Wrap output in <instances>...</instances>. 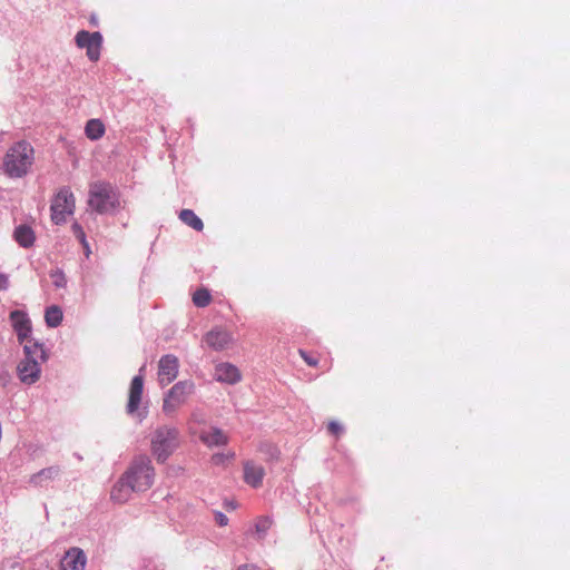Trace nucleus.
<instances>
[{
  "label": "nucleus",
  "mask_w": 570,
  "mask_h": 570,
  "mask_svg": "<svg viewBox=\"0 0 570 570\" xmlns=\"http://www.w3.org/2000/svg\"><path fill=\"white\" fill-rule=\"evenodd\" d=\"M215 380L222 383L235 384L240 381L238 368L230 363H220L215 366Z\"/></svg>",
  "instance_id": "obj_14"
},
{
  "label": "nucleus",
  "mask_w": 570,
  "mask_h": 570,
  "mask_svg": "<svg viewBox=\"0 0 570 570\" xmlns=\"http://www.w3.org/2000/svg\"><path fill=\"white\" fill-rule=\"evenodd\" d=\"M272 525V520L268 517H261L255 523V531L258 539H263Z\"/></svg>",
  "instance_id": "obj_24"
},
{
  "label": "nucleus",
  "mask_w": 570,
  "mask_h": 570,
  "mask_svg": "<svg viewBox=\"0 0 570 570\" xmlns=\"http://www.w3.org/2000/svg\"><path fill=\"white\" fill-rule=\"evenodd\" d=\"M205 343L215 351H223L232 343V335L226 330L215 327L204 338Z\"/></svg>",
  "instance_id": "obj_12"
},
{
  "label": "nucleus",
  "mask_w": 570,
  "mask_h": 570,
  "mask_svg": "<svg viewBox=\"0 0 570 570\" xmlns=\"http://www.w3.org/2000/svg\"><path fill=\"white\" fill-rule=\"evenodd\" d=\"M299 354L309 366H316L318 364L317 358L308 355L305 351L299 350Z\"/></svg>",
  "instance_id": "obj_29"
},
{
  "label": "nucleus",
  "mask_w": 570,
  "mask_h": 570,
  "mask_svg": "<svg viewBox=\"0 0 570 570\" xmlns=\"http://www.w3.org/2000/svg\"><path fill=\"white\" fill-rule=\"evenodd\" d=\"M11 326L17 335L20 344L24 345L31 337L32 325L31 320L26 311L14 309L9 314Z\"/></svg>",
  "instance_id": "obj_8"
},
{
  "label": "nucleus",
  "mask_w": 570,
  "mask_h": 570,
  "mask_svg": "<svg viewBox=\"0 0 570 570\" xmlns=\"http://www.w3.org/2000/svg\"><path fill=\"white\" fill-rule=\"evenodd\" d=\"M89 207L98 214H107L120 206L117 190L106 181H96L89 190Z\"/></svg>",
  "instance_id": "obj_4"
},
{
  "label": "nucleus",
  "mask_w": 570,
  "mask_h": 570,
  "mask_svg": "<svg viewBox=\"0 0 570 570\" xmlns=\"http://www.w3.org/2000/svg\"><path fill=\"white\" fill-rule=\"evenodd\" d=\"M179 361L174 354L163 355L158 362V381L161 386L171 383L178 375Z\"/></svg>",
  "instance_id": "obj_10"
},
{
  "label": "nucleus",
  "mask_w": 570,
  "mask_h": 570,
  "mask_svg": "<svg viewBox=\"0 0 570 570\" xmlns=\"http://www.w3.org/2000/svg\"><path fill=\"white\" fill-rule=\"evenodd\" d=\"M33 148L24 141H18L11 146L3 158V171L11 178H21L27 175L33 163Z\"/></svg>",
  "instance_id": "obj_2"
},
{
  "label": "nucleus",
  "mask_w": 570,
  "mask_h": 570,
  "mask_svg": "<svg viewBox=\"0 0 570 570\" xmlns=\"http://www.w3.org/2000/svg\"><path fill=\"white\" fill-rule=\"evenodd\" d=\"M3 374H4L6 379H9V377H10V376H9V373L4 372Z\"/></svg>",
  "instance_id": "obj_35"
},
{
  "label": "nucleus",
  "mask_w": 570,
  "mask_h": 570,
  "mask_svg": "<svg viewBox=\"0 0 570 570\" xmlns=\"http://www.w3.org/2000/svg\"><path fill=\"white\" fill-rule=\"evenodd\" d=\"M235 456L234 452H227V453H215L212 456V463L214 465H225L228 461H232Z\"/></svg>",
  "instance_id": "obj_26"
},
{
  "label": "nucleus",
  "mask_w": 570,
  "mask_h": 570,
  "mask_svg": "<svg viewBox=\"0 0 570 570\" xmlns=\"http://www.w3.org/2000/svg\"><path fill=\"white\" fill-rule=\"evenodd\" d=\"M264 475L265 470L262 465L253 461L244 463V480L248 485L258 488L263 482Z\"/></svg>",
  "instance_id": "obj_15"
},
{
  "label": "nucleus",
  "mask_w": 570,
  "mask_h": 570,
  "mask_svg": "<svg viewBox=\"0 0 570 570\" xmlns=\"http://www.w3.org/2000/svg\"><path fill=\"white\" fill-rule=\"evenodd\" d=\"M328 431H330L332 434H334V435L338 436L341 433H343L344 428H343V425H342L341 423H338L337 421H331V422L328 423Z\"/></svg>",
  "instance_id": "obj_28"
},
{
  "label": "nucleus",
  "mask_w": 570,
  "mask_h": 570,
  "mask_svg": "<svg viewBox=\"0 0 570 570\" xmlns=\"http://www.w3.org/2000/svg\"><path fill=\"white\" fill-rule=\"evenodd\" d=\"M71 230L75 235V237L80 242V243H85V238H86V234L83 232V228L82 226L75 222L72 225H71Z\"/></svg>",
  "instance_id": "obj_27"
},
{
  "label": "nucleus",
  "mask_w": 570,
  "mask_h": 570,
  "mask_svg": "<svg viewBox=\"0 0 570 570\" xmlns=\"http://www.w3.org/2000/svg\"><path fill=\"white\" fill-rule=\"evenodd\" d=\"M144 570H159V569H158V567H157L156 564H154L151 561H149V562L145 566Z\"/></svg>",
  "instance_id": "obj_34"
},
{
  "label": "nucleus",
  "mask_w": 570,
  "mask_h": 570,
  "mask_svg": "<svg viewBox=\"0 0 570 570\" xmlns=\"http://www.w3.org/2000/svg\"><path fill=\"white\" fill-rule=\"evenodd\" d=\"M9 276L0 273V291H7L9 288Z\"/></svg>",
  "instance_id": "obj_31"
},
{
  "label": "nucleus",
  "mask_w": 570,
  "mask_h": 570,
  "mask_svg": "<svg viewBox=\"0 0 570 570\" xmlns=\"http://www.w3.org/2000/svg\"><path fill=\"white\" fill-rule=\"evenodd\" d=\"M199 438L209 448L225 445L228 442L227 435L218 428L202 431Z\"/></svg>",
  "instance_id": "obj_18"
},
{
  "label": "nucleus",
  "mask_w": 570,
  "mask_h": 570,
  "mask_svg": "<svg viewBox=\"0 0 570 570\" xmlns=\"http://www.w3.org/2000/svg\"><path fill=\"white\" fill-rule=\"evenodd\" d=\"M48 358L43 344L37 340H29L23 345V357L17 365V375L24 385L37 383L41 376V363Z\"/></svg>",
  "instance_id": "obj_1"
},
{
  "label": "nucleus",
  "mask_w": 570,
  "mask_h": 570,
  "mask_svg": "<svg viewBox=\"0 0 570 570\" xmlns=\"http://www.w3.org/2000/svg\"><path fill=\"white\" fill-rule=\"evenodd\" d=\"M179 219L185 225L191 227L196 232H202L203 228H204L203 220L191 209H183V210H180Z\"/></svg>",
  "instance_id": "obj_22"
},
{
  "label": "nucleus",
  "mask_w": 570,
  "mask_h": 570,
  "mask_svg": "<svg viewBox=\"0 0 570 570\" xmlns=\"http://www.w3.org/2000/svg\"><path fill=\"white\" fill-rule=\"evenodd\" d=\"M212 301L209 292L205 288L197 289L193 295V303L197 307H206Z\"/></svg>",
  "instance_id": "obj_23"
},
{
  "label": "nucleus",
  "mask_w": 570,
  "mask_h": 570,
  "mask_svg": "<svg viewBox=\"0 0 570 570\" xmlns=\"http://www.w3.org/2000/svg\"><path fill=\"white\" fill-rule=\"evenodd\" d=\"M105 125L100 119H90L85 127V134L90 140H98L105 135Z\"/></svg>",
  "instance_id": "obj_20"
},
{
  "label": "nucleus",
  "mask_w": 570,
  "mask_h": 570,
  "mask_svg": "<svg viewBox=\"0 0 570 570\" xmlns=\"http://www.w3.org/2000/svg\"><path fill=\"white\" fill-rule=\"evenodd\" d=\"M63 320L62 309L58 305H51L45 311V322L50 328L58 327Z\"/></svg>",
  "instance_id": "obj_21"
},
{
  "label": "nucleus",
  "mask_w": 570,
  "mask_h": 570,
  "mask_svg": "<svg viewBox=\"0 0 570 570\" xmlns=\"http://www.w3.org/2000/svg\"><path fill=\"white\" fill-rule=\"evenodd\" d=\"M76 43L79 48L87 50V57L90 61L99 60L102 45V36L100 32L81 30L76 35Z\"/></svg>",
  "instance_id": "obj_9"
},
{
  "label": "nucleus",
  "mask_w": 570,
  "mask_h": 570,
  "mask_svg": "<svg viewBox=\"0 0 570 570\" xmlns=\"http://www.w3.org/2000/svg\"><path fill=\"white\" fill-rule=\"evenodd\" d=\"M236 570H256L254 564H242Z\"/></svg>",
  "instance_id": "obj_33"
},
{
  "label": "nucleus",
  "mask_w": 570,
  "mask_h": 570,
  "mask_svg": "<svg viewBox=\"0 0 570 570\" xmlns=\"http://www.w3.org/2000/svg\"><path fill=\"white\" fill-rule=\"evenodd\" d=\"M87 557L82 549L73 547L66 551L60 566L62 570H83Z\"/></svg>",
  "instance_id": "obj_11"
},
{
  "label": "nucleus",
  "mask_w": 570,
  "mask_h": 570,
  "mask_svg": "<svg viewBox=\"0 0 570 570\" xmlns=\"http://www.w3.org/2000/svg\"><path fill=\"white\" fill-rule=\"evenodd\" d=\"M124 476L135 491H147L151 488L155 480V470L151 460L146 455L135 458L124 473Z\"/></svg>",
  "instance_id": "obj_3"
},
{
  "label": "nucleus",
  "mask_w": 570,
  "mask_h": 570,
  "mask_svg": "<svg viewBox=\"0 0 570 570\" xmlns=\"http://www.w3.org/2000/svg\"><path fill=\"white\" fill-rule=\"evenodd\" d=\"M60 474V468L58 465L45 468L39 472L30 475L29 483L33 487H47L51 481L57 479Z\"/></svg>",
  "instance_id": "obj_16"
},
{
  "label": "nucleus",
  "mask_w": 570,
  "mask_h": 570,
  "mask_svg": "<svg viewBox=\"0 0 570 570\" xmlns=\"http://www.w3.org/2000/svg\"><path fill=\"white\" fill-rule=\"evenodd\" d=\"M194 391L195 384L190 380L179 381L174 384L164 397V413L171 415L179 406L186 403Z\"/></svg>",
  "instance_id": "obj_6"
},
{
  "label": "nucleus",
  "mask_w": 570,
  "mask_h": 570,
  "mask_svg": "<svg viewBox=\"0 0 570 570\" xmlns=\"http://www.w3.org/2000/svg\"><path fill=\"white\" fill-rule=\"evenodd\" d=\"M144 390V379L141 374L134 376L129 389V399L127 404V411L129 414L135 413L140 404L141 395Z\"/></svg>",
  "instance_id": "obj_13"
},
{
  "label": "nucleus",
  "mask_w": 570,
  "mask_h": 570,
  "mask_svg": "<svg viewBox=\"0 0 570 570\" xmlns=\"http://www.w3.org/2000/svg\"><path fill=\"white\" fill-rule=\"evenodd\" d=\"M83 247V250H85V255L86 257H89L90 254H91V249H90V245L89 243L87 242V238H85V243H80Z\"/></svg>",
  "instance_id": "obj_32"
},
{
  "label": "nucleus",
  "mask_w": 570,
  "mask_h": 570,
  "mask_svg": "<svg viewBox=\"0 0 570 570\" xmlns=\"http://www.w3.org/2000/svg\"><path fill=\"white\" fill-rule=\"evenodd\" d=\"M132 492L136 491L131 489V484L128 482V480H125L122 474L121 478L112 487L110 498L114 502L125 503L130 499Z\"/></svg>",
  "instance_id": "obj_17"
},
{
  "label": "nucleus",
  "mask_w": 570,
  "mask_h": 570,
  "mask_svg": "<svg viewBox=\"0 0 570 570\" xmlns=\"http://www.w3.org/2000/svg\"><path fill=\"white\" fill-rule=\"evenodd\" d=\"M50 278L52 279L53 286L57 288H63L67 285L66 275L59 268L50 272Z\"/></svg>",
  "instance_id": "obj_25"
},
{
  "label": "nucleus",
  "mask_w": 570,
  "mask_h": 570,
  "mask_svg": "<svg viewBox=\"0 0 570 570\" xmlns=\"http://www.w3.org/2000/svg\"><path fill=\"white\" fill-rule=\"evenodd\" d=\"M14 240L23 248H30L33 246L36 235L33 229L26 224H21L16 227L13 233Z\"/></svg>",
  "instance_id": "obj_19"
},
{
  "label": "nucleus",
  "mask_w": 570,
  "mask_h": 570,
  "mask_svg": "<svg viewBox=\"0 0 570 570\" xmlns=\"http://www.w3.org/2000/svg\"><path fill=\"white\" fill-rule=\"evenodd\" d=\"M215 521L218 525L225 527L228 523V518L225 513L217 511L215 512Z\"/></svg>",
  "instance_id": "obj_30"
},
{
  "label": "nucleus",
  "mask_w": 570,
  "mask_h": 570,
  "mask_svg": "<svg viewBox=\"0 0 570 570\" xmlns=\"http://www.w3.org/2000/svg\"><path fill=\"white\" fill-rule=\"evenodd\" d=\"M179 432L174 426L158 428L151 438V451L158 462H165L178 445Z\"/></svg>",
  "instance_id": "obj_5"
},
{
  "label": "nucleus",
  "mask_w": 570,
  "mask_h": 570,
  "mask_svg": "<svg viewBox=\"0 0 570 570\" xmlns=\"http://www.w3.org/2000/svg\"><path fill=\"white\" fill-rule=\"evenodd\" d=\"M75 209V197L68 188H61L51 204V219L56 225L63 224L67 215H71Z\"/></svg>",
  "instance_id": "obj_7"
}]
</instances>
